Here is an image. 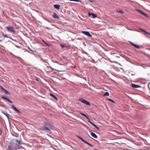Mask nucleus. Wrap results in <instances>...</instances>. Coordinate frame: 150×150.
I'll list each match as a JSON object with an SVG mask.
<instances>
[{"instance_id":"f257e3e1","label":"nucleus","mask_w":150,"mask_h":150,"mask_svg":"<svg viewBox=\"0 0 150 150\" xmlns=\"http://www.w3.org/2000/svg\"><path fill=\"white\" fill-rule=\"evenodd\" d=\"M76 137L84 143L88 144L89 146H90L91 147L93 146V145L85 141L84 139H83L82 138L78 136H77Z\"/></svg>"},{"instance_id":"f03ea898","label":"nucleus","mask_w":150,"mask_h":150,"mask_svg":"<svg viewBox=\"0 0 150 150\" xmlns=\"http://www.w3.org/2000/svg\"><path fill=\"white\" fill-rule=\"evenodd\" d=\"M79 100L87 105H90V103L88 101L82 98H79Z\"/></svg>"},{"instance_id":"7ed1b4c3","label":"nucleus","mask_w":150,"mask_h":150,"mask_svg":"<svg viewBox=\"0 0 150 150\" xmlns=\"http://www.w3.org/2000/svg\"><path fill=\"white\" fill-rule=\"evenodd\" d=\"M44 127L45 130L50 131V129L52 128V126L50 124H46L45 125Z\"/></svg>"},{"instance_id":"20e7f679","label":"nucleus","mask_w":150,"mask_h":150,"mask_svg":"<svg viewBox=\"0 0 150 150\" xmlns=\"http://www.w3.org/2000/svg\"><path fill=\"white\" fill-rule=\"evenodd\" d=\"M8 31H11L13 33H15V31L14 28L12 26H8L6 27Z\"/></svg>"},{"instance_id":"39448f33","label":"nucleus","mask_w":150,"mask_h":150,"mask_svg":"<svg viewBox=\"0 0 150 150\" xmlns=\"http://www.w3.org/2000/svg\"><path fill=\"white\" fill-rule=\"evenodd\" d=\"M88 120V121L94 127H95V128H96L97 129L99 130V128L96 126L95 124L93 123V122H92L90 120V119L87 117V118H86Z\"/></svg>"},{"instance_id":"423d86ee","label":"nucleus","mask_w":150,"mask_h":150,"mask_svg":"<svg viewBox=\"0 0 150 150\" xmlns=\"http://www.w3.org/2000/svg\"><path fill=\"white\" fill-rule=\"evenodd\" d=\"M12 142L13 143H15V144L18 146H20L21 145V144L20 142L17 140L14 139Z\"/></svg>"},{"instance_id":"0eeeda50","label":"nucleus","mask_w":150,"mask_h":150,"mask_svg":"<svg viewBox=\"0 0 150 150\" xmlns=\"http://www.w3.org/2000/svg\"><path fill=\"white\" fill-rule=\"evenodd\" d=\"M8 150H16V147L13 146H9L8 148Z\"/></svg>"},{"instance_id":"6e6552de","label":"nucleus","mask_w":150,"mask_h":150,"mask_svg":"<svg viewBox=\"0 0 150 150\" xmlns=\"http://www.w3.org/2000/svg\"><path fill=\"white\" fill-rule=\"evenodd\" d=\"M82 33L83 34L88 36L89 37H92V35L90 34V33L88 32L82 31Z\"/></svg>"},{"instance_id":"1a4fd4ad","label":"nucleus","mask_w":150,"mask_h":150,"mask_svg":"<svg viewBox=\"0 0 150 150\" xmlns=\"http://www.w3.org/2000/svg\"><path fill=\"white\" fill-rule=\"evenodd\" d=\"M88 15L89 16H91V18H95L96 17V14H94L93 13H91V14L90 13H89Z\"/></svg>"},{"instance_id":"9d476101","label":"nucleus","mask_w":150,"mask_h":150,"mask_svg":"<svg viewBox=\"0 0 150 150\" xmlns=\"http://www.w3.org/2000/svg\"><path fill=\"white\" fill-rule=\"evenodd\" d=\"M1 98L4 99L6 100H7L8 101L11 103H13V102L11 100H10L6 96L5 97L4 96H2L1 97Z\"/></svg>"},{"instance_id":"9b49d317","label":"nucleus","mask_w":150,"mask_h":150,"mask_svg":"<svg viewBox=\"0 0 150 150\" xmlns=\"http://www.w3.org/2000/svg\"><path fill=\"white\" fill-rule=\"evenodd\" d=\"M129 42L133 46H134V47L137 48H139L140 47L134 43L133 42H132L129 41Z\"/></svg>"},{"instance_id":"f8f14e48","label":"nucleus","mask_w":150,"mask_h":150,"mask_svg":"<svg viewBox=\"0 0 150 150\" xmlns=\"http://www.w3.org/2000/svg\"><path fill=\"white\" fill-rule=\"evenodd\" d=\"M11 107L13 108V109L15 111L17 112L18 113H20V111L18 110V109H17L16 107L14 106V105H13L11 106Z\"/></svg>"},{"instance_id":"ddd939ff","label":"nucleus","mask_w":150,"mask_h":150,"mask_svg":"<svg viewBox=\"0 0 150 150\" xmlns=\"http://www.w3.org/2000/svg\"><path fill=\"white\" fill-rule=\"evenodd\" d=\"M132 86L134 88H138L140 87V86L138 85H136L133 83L132 84Z\"/></svg>"},{"instance_id":"4468645a","label":"nucleus","mask_w":150,"mask_h":150,"mask_svg":"<svg viewBox=\"0 0 150 150\" xmlns=\"http://www.w3.org/2000/svg\"><path fill=\"white\" fill-rule=\"evenodd\" d=\"M91 135L92 137L95 138H97V136L93 132H91Z\"/></svg>"},{"instance_id":"2eb2a0df","label":"nucleus","mask_w":150,"mask_h":150,"mask_svg":"<svg viewBox=\"0 0 150 150\" xmlns=\"http://www.w3.org/2000/svg\"><path fill=\"white\" fill-rule=\"evenodd\" d=\"M54 8L57 9H59L60 7V6L58 4H55L54 5Z\"/></svg>"},{"instance_id":"dca6fc26","label":"nucleus","mask_w":150,"mask_h":150,"mask_svg":"<svg viewBox=\"0 0 150 150\" xmlns=\"http://www.w3.org/2000/svg\"><path fill=\"white\" fill-rule=\"evenodd\" d=\"M52 17L53 18H59V17L58 16L57 14L55 13H54L52 15Z\"/></svg>"},{"instance_id":"f3484780","label":"nucleus","mask_w":150,"mask_h":150,"mask_svg":"<svg viewBox=\"0 0 150 150\" xmlns=\"http://www.w3.org/2000/svg\"><path fill=\"white\" fill-rule=\"evenodd\" d=\"M137 11L139 12V13H140L142 14V15H144V16H147V15L145 13H144V12H142L140 10H137Z\"/></svg>"},{"instance_id":"a211bd4d","label":"nucleus","mask_w":150,"mask_h":150,"mask_svg":"<svg viewBox=\"0 0 150 150\" xmlns=\"http://www.w3.org/2000/svg\"><path fill=\"white\" fill-rule=\"evenodd\" d=\"M2 113L3 114H4V115H5L7 117V118L8 119V120H9V115L8 114L6 113L5 112H2Z\"/></svg>"},{"instance_id":"6ab92c4d","label":"nucleus","mask_w":150,"mask_h":150,"mask_svg":"<svg viewBox=\"0 0 150 150\" xmlns=\"http://www.w3.org/2000/svg\"><path fill=\"white\" fill-rule=\"evenodd\" d=\"M50 95L52 97L54 98L56 100H57V97L53 94H50Z\"/></svg>"},{"instance_id":"aec40b11","label":"nucleus","mask_w":150,"mask_h":150,"mask_svg":"<svg viewBox=\"0 0 150 150\" xmlns=\"http://www.w3.org/2000/svg\"><path fill=\"white\" fill-rule=\"evenodd\" d=\"M103 96H109V93L108 92H106L104 93Z\"/></svg>"},{"instance_id":"412c9836","label":"nucleus","mask_w":150,"mask_h":150,"mask_svg":"<svg viewBox=\"0 0 150 150\" xmlns=\"http://www.w3.org/2000/svg\"><path fill=\"white\" fill-rule=\"evenodd\" d=\"M80 113L82 115L85 117L86 118H87L88 117L85 114H84L81 112H80Z\"/></svg>"},{"instance_id":"4be33fe9","label":"nucleus","mask_w":150,"mask_h":150,"mask_svg":"<svg viewBox=\"0 0 150 150\" xmlns=\"http://www.w3.org/2000/svg\"><path fill=\"white\" fill-rule=\"evenodd\" d=\"M146 34H147V35H146L147 37H148V36H150V33H149L148 32H146Z\"/></svg>"},{"instance_id":"5701e85b","label":"nucleus","mask_w":150,"mask_h":150,"mask_svg":"<svg viewBox=\"0 0 150 150\" xmlns=\"http://www.w3.org/2000/svg\"><path fill=\"white\" fill-rule=\"evenodd\" d=\"M0 87L1 89V91H4V89H5V88H4L3 87H2L1 86H0Z\"/></svg>"},{"instance_id":"b1692460","label":"nucleus","mask_w":150,"mask_h":150,"mask_svg":"<svg viewBox=\"0 0 150 150\" xmlns=\"http://www.w3.org/2000/svg\"><path fill=\"white\" fill-rule=\"evenodd\" d=\"M107 100H108L110 101H111V102H112V103H114V101H113V100H111V99H110V98H108V99H107Z\"/></svg>"},{"instance_id":"393cba45","label":"nucleus","mask_w":150,"mask_h":150,"mask_svg":"<svg viewBox=\"0 0 150 150\" xmlns=\"http://www.w3.org/2000/svg\"><path fill=\"white\" fill-rule=\"evenodd\" d=\"M42 41L44 42V43H45V44H46L48 46H50V45L49 44H47V43H46L45 41H44L43 40H42Z\"/></svg>"},{"instance_id":"a878e982","label":"nucleus","mask_w":150,"mask_h":150,"mask_svg":"<svg viewBox=\"0 0 150 150\" xmlns=\"http://www.w3.org/2000/svg\"><path fill=\"white\" fill-rule=\"evenodd\" d=\"M5 93L6 94H9V92L7 91V90H6L5 92Z\"/></svg>"},{"instance_id":"bb28decb","label":"nucleus","mask_w":150,"mask_h":150,"mask_svg":"<svg viewBox=\"0 0 150 150\" xmlns=\"http://www.w3.org/2000/svg\"><path fill=\"white\" fill-rule=\"evenodd\" d=\"M140 29V30H142V32H143L145 33H146V31L145 30H143V29Z\"/></svg>"},{"instance_id":"cd10ccee","label":"nucleus","mask_w":150,"mask_h":150,"mask_svg":"<svg viewBox=\"0 0 150 150\" xmlns=\"http://www.w3.org/2000/svg\"><path fill=\"white\" fill-rule=\"evenodd\" d=\"M70 1H75L76 2H79V0H69Z\"/></svg>"},{"instance_id":"c85d7f7f","label":"nucleus","mask_w":150,"mask_h":150,"mask_svg":"<svg viewBox=\"0 0 150 150\" xmlns=\"http://www.w3.org/2000/svg\"><path fill=\"white\" fill-rule=\"evenodd\" d=\"M3 36L4 37L7 38L8 37L7 35L6 34H5V35H3Z\"/></svg>"},{"instance_id":"c756f323","label":"nucleus","mask_w":150,"mask_h":150,"mask_svg":"<svg viewBox=\"0 0 150 150\" xmlns=\"http://www.w3.org/2000/svg\"><path fill=\"white\" fill-rule=\"evenodd\" d=\"M118 12L121 13H123V11L122 10L120 11H118Z\"/></svg>"},{"instance_id":"7c9ffc66","label":"nucleus","mask_w":150,"mask_h":150,"mask_svg":"<svg viewBox=\"0 0 150 150\" xmlns=\"http://www.w3.org/2000/svg\"><path fill=\"white\" fill-rule=\"evenodd\" d=\"M6 90V89H5L4 90V91L3 92H4L5 93V92Z\"/></svg>"},{"instance_id":"2f4dec72","label":"nucleus","mask_w":150,"mask_h":150,"mask_svg":"<svg viewBox=\"0 0 150 150\" xmlns=\"http://www.w3.org/2000/svg\"><path fill=\"white\" fill-rule=\"evenodd\" d=\"M61 46H62V47H64V46H63V45H61Z\"/></svg>"},{"instance_id":"473e14b6","label":"nucleus","mask_w":150,"mask_h":150,"mask_svg":"<svg viewBox=\"0 0 150 150\" xmlns=\"http://www.w3.org/2000/svg\"><path fill=\"white\" fill-rule=\"evenodd\" d=\"M2 41L1 40H0V42H2Z\"/></svg>"}]
</instances>
